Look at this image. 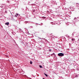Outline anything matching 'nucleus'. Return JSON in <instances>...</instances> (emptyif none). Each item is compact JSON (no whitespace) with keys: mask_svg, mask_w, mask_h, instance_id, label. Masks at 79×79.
I'll return each mask as SVG.
<instances>
[{"mask_svg":"<svg viewBox=\"0 0 79 79\" xmlns=\"http://www.w3.org/2000/svg\"><path fill=\"white\" fill-rule=\"evenodd\" d=\"M58 56H63L64 54L62 53H59L58 54Z\"/></svg>","mask_w":79,"mask_h":79,"instance_id":"f257e3e1","label":"nucleus"},{"mask_svg":"<svg viewBox=\"0 0 79 79\" xmlns=\"http://www.w3.org/2000/svg\"><path fill=\"white\" fill-rule=\"evenodd\" d=\"M51 55L53 57H55L56 55L55 54V53H53L52 54H51Z\"/></svg>","mask_w":79,"mask_h":79,"instance_id":"f03ea898","label":"nucleus"},{"mask_svg":"<svg viewBox=\"0 0 79 79\" xmlns=\"http://www.w3.org/2000/svg\"><path fill=\"white\" fill-rule=\"evenodd\" d=\"M18 15H19V14H16L15 15V17H17L18 16Z\"/></svg>","mask_w":79,"mask_h":79,"instance_id":"7ed1b4c3","label":"nucleus"},{"mask_svg":"<svg viewBox=\"0 0 79 79\" xmlns=\"http://www.w3.org/2000/svg\"><path fill=\"white\" fill-rule=\"evenodd\" d=\"M6 25H7V26H8L9 25V22H7L5 23Z\"/></svg>","mask_w":79,"mask_h":79,"instance_id":"20e7f679","label":"nucleus"},{"mask_svg":"<svg viewBox=\"0 0 79 79\" xmlns=\"http://www.w3.org/2000/svg\"><path fill=\"white\" fill-rule=\"evenodd\" d=\"M19 30H20V32H23V30H22V29H21V28H19Z\"/></svg>","mask_w":79,"mask_h":79,"instance_id":"39448f33","label":"nucleus"},{"mask_svg":"<svg viewBox=\"0 0 79 79\" xmlns=\"http://www.w3.org/2000/svg\"><path fill=\"white\" fill-rule=\"evenodd\" d=\"M77 7H79V4L78 3L77 4Z\"/></svg>","mask_w":79,"mask_h":79,"instance_id":"423d86ee","label":"nucleus"},{"mask_svg":"<svg viewBox=\"0 0 79 79\" xmlns=\"http://www.w3.org/2000/svg\"><path fill=\"white\" fill-rule=\"evenodd\" d=\"M44 75H45V76H46V77H47L48 76V75H47V74L46 73H44Z\"/></svg>","mask_w":79,"mask_h":79,"instance_id":"0eeeda50","label":"nucleus"},{"mask_svg":"<svg viewBox=\"0 0 79 79\" xmlns=\"http://www.w3.org/2000/svg\"><path fill=\"white\" fill-rule=\"evenodd\" d=\"M40 68H42V66L41 65H40Z\"/></svg>","mask_w":79,"mask_h":79,"instance_id":"6e6552de","label":"nucleus"},{"mask_svg":"<svg viewBox=\"0 0 79 79\" xmlns=\"http://www.w3.org/2000/svg\"><path fill=\"white\" fill-rule=\"evenodd\" d=\"M76 77H78V75H77L76 76H75Z\"/></svg>","mask_w":79,"mask_h":79,"instance_id":"1a4fd4ad","label":"nucleus"},{"mask_svg":"<svg viewBox=\"0 0 79 79\" xmlns=\"http://www.w3.org/2000/svg\"><path fill=\"white\" fill-rule=\"evenodd\" d=\"M30 64H32V62L31 61H30Z\"/></svg>","mask_w":79,"mask_h":79,"instance_id":"9d476101","label":"nucleus"},{"mask_svg":"<svg viewBox=\"0 0 79 79\" xmlns=\"http://www.w3.org/2000/svg\"><path fill=\"white\" fill-rule=\"evenodd\" d=\"M74 40H75V39H72V41H74Z\"/></svg>","mask_w":79,"mask_h":79,"instance_id":"9b49d317","label":"nucleus"},{"mask_svg":"<svg viewBox=\"0 0 79 79\" xmlns=\"http://www.w3.org/2000/svg\"><path fill=\"white\" fill-rule=\"evenodd\" d=\"M49 52H51V51H52V49H49Z\"/></svg>","mask_w":79,"mask_h":79,"instance_id":"f8f14e48","label":"nucleus"},{"mask_svg":"<svg viewBox=\"0 0 79 79\" xmlns=\"http://www.w3.org/2000/svg\"><path fill=\"white\" fill-rule=\"evenodd\" d=\"M40 24H41V25L42 26V25H43V23H41Z\"/></svg>","mask_w":79,"mask_h":79,"instance_id":"ddd939ff","label":"nucleus"},{"mask_svg":"<svg viewBox=\"0 0 79 79\" xmlns=\"http://www.w3.org/2000/svg\"><path fill=\"white\" fill-rule=\"evenodd\" d=\"M7 3H10V1H8V0H7Z\"/></svg>","mask_w":79,"mask_h":79,"instance_id":"4468645a","label":"nucleus"},{"mask_svg":"<svg viewBox=\"0 0 79 79\" xmlns=\"http://www.w3.org/2000/svg\"><path fill=\"white\" fill-rule=\"evenodd\" d=\"M72 36H73V35H74V34H73V33H72Z\"/></svg>","mask_w":79,"mask_h":79,"instance_id":"2eb2a0df","label":"nucleus"},{"mask_svg":"<svg viewBox=\"0 0 79 79\" xmlns=\"http://www.w3.org/2000/svg\"><path fill=\"white\" fill-rule=\"evenodd\" d=\"M76 18L75 17V18H74V19L75 20H76Z\"/></svg>","mask_w":79,"mask_h":79,"instance_id":"dca6fc26","label":"nucleus"},{"mask_svg":"<svg viewBox=\"0 0 79 79\" xmlns=\"http://www.w3.org/2000/svg\"><path fill=\"white\" fill-rule=\"evenodd\" d=\"M25 23H27V22H25Z\"/></svg>","mask_w":79,"mask_h":79,"instance_id":"f3484780","label":"nucleus"},{"mask_svg":"<svg viewBox=\"0 0 79 79\" xmlns=\"http://www.w3.org/2000/svg\"><path fill=\"white\" fill-rule=\"evenodd\" d=\"M53 35L52 36V37H53Z\"/></svg>","mask_w":79,"mask_h":79,"instance_id":"a211bd4d","label":"nucleus"},{"mask_svg":"<svg viewBox=\"0 0 79 79\" xmlns=\"http://www.w3.org/2000/svg\"><path fill=\"white\" fill-rule=\"evenodd\" d=\"M36 25H38V24L36 23Z\"/></svg>","mask_w":79,"mask_h":79,"instance_id":"6ab92c4d","label":"nucleus"},{"mask_svg":"<svg viewBox=\"0 0 79 79\" xmlns=\"http://www.w3.org/2000/svg\"><path fill=\"white\" fill-rule=\"evenodd\" d=\"M39 25H40V26H41V25L40 24H38Z\"/></svg>","mask_w":79,"mask_h":79,"instance_id":"aec40b11","label":"nucleus"},{"mask_svg":"<svg viewBox=\"0 0 79 79\" xmlns=\"http://www.w3.org/2000/svg\"><path fill=\"white\" fill-rule=\"evenodd\" d=\"M43 79H45L44 78H43Z\"/></svg>","mask_w":79,"mask_h":79,"instance_id":"412c9836","label":"nucleus"},{"mask_svg":"<svg viewBox=\"0 0 79 79\" xmlns=\"http://www.w3.org/2000/svg\"><path fill=\"white\" fill-rule=\"evenodd\" d=\"M31 27H32V26H31Z\"/></svg>","mask_w":79,"mask_h":79,"instance_id":"4be33fe9","label":"nucleus"},{"mask_svg":"<svg viewBox=\"0 0 79 79\" xmlns=\"http://www.w3.org/2000/svg\"><path fill=\"white\" fill-rule=\"evenodd\" d=\"M55 4H56V3Z\"/></svg>","mask_w":79,"mask_h":79,"instance_id":"5701e85b","label":"nucleus"},{"mask_svg":"<svg viewBox=\"0 0 79 79\" xmlns=\"http://www.w3.org/2000/svg\"><path fill=\"white\" fill-rule=\"evenodd\" d=\"M44 18H45V17H44Z\"/></svg>","mask_w":79,"mask_h":79,"instance_id":"b1692460","label":"nucleus"},{"mask_svg":"<svg viewBox=\"0 0 79 79\" xmlns=\"http://www.w3.org/2000/svg\"><path fill=\"white\" fill-rule=\"evenodd\" d=\"M53 38H54V39L55 38H54V37H53Z\"/></svg>","mask_w":79,"mask_h":79,"instance_id":"393cba45","label":"nucleus"},{"mask_svg":"<svg viewBox=\"0 0 79 79\" xmlns=\"http://www.w3.org/2000/svg\"><path fill=\"white\" fill-rule=\"evenodd\" d=\"M25 76H26V75H25Z\"/></svg>","mask_w":79,"mask_h":79,"instance_id":"a878e982","label":"nucleus"},{"mask_svg":"<svg viewBox=\"0 0 79 79\" xmlns=\"http://www.w3.org/2000/svg\"><path fill=\"white\" fill-rule=\"evenodd\" d=\"M68 36V37H69V36Z\"/></svg>","mask_w":79,"mask_h":79,"instance_id":"bb28decb","label":"nucleus"},{"mask_svg":"<svg viewBox=\"0 0 79 79\" xmlns=\"http://www.w3.org/2000/svg\"><path fill=\"white\" fill-rule=\"evenodd\" d=\"M55 38H56V37H55Z\"/></svg>","mask_w":79,"mask_h":79,"instance_id":"cd10ccee","label":"nucleus"},{"mask_svg":"<svg viewBox=\"0 0 79 79\" xmlns=\"http://www.w3.org/2000/svg\"><path fill=\"white\" fill-rule=\"evenodd\" d=\"M56 24H57L58 23H57Z\"/></svg>","mask_w":79,"mask_h":79,"instance_id":"c85d7f7f","label":"nucleus"}]
</instances>
